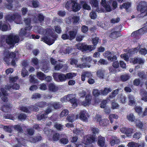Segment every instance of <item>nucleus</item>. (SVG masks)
Segmentation results:
<instances>
[{"label": "nucleus", "instance_id": "nucleus-12", "mask_svg": "<svg viewBox=\"0 0 147 147\" xmlns=\"http://www.w3.org/2000/svg\"><path fill=\"white\" fill-rule=\"evenodd\" d=\"M81 60L83 63L82 64H78L77 65V66L78 68H83L86 67V64L90 63L92 61V59L91 57H83Z\"/></svg>", "mask_w": 147, "mask_h": 147}, {"label": "nucleus", "instance_id": "nucleus-28", "mask_svg": "<svg viewBox=\"0 0 147 147\" xmlns=\"http://www.w3.org/2000/svg\"><path fill=\"white\" fill-rule=\"evenodd\" d=\"M140 94L142 97L141 99L145 102H147V92L144 90H140Z\"/></svg>", "mask_w": 147, "mask_h": 147}, {"label": "nucleus", "instance_id": "nucleus-6", "mask_svg": "<svg viewBox=\"0 0 147 147\" xmlns=\"http://www.w3.org/2000/svg\"><path fill=\"white\" fill-rule=\"evenodd\" d=\"M147 25L142 28L132 32L131 37H139L146 33L147 32Z\"/></svg>", "mask_w": 147, "mask_h": 147}, {"label": "nucleus", "instance_id": "nucleus-19", "mask_svg": "<svg viewBox=\"0 0 147 147\" xmlns=\"http://www.w3.org/2000/svg\"><path fill=\"white\" fill-rule=\"evenodd\" d=\"M12 107L10 104L4 105L0 108V109L5 112H7L11 111Z\"/></svg>", "mask_w": 147, "mask_h": 147}, {"label": "nucleus", "instance_id": "nucleus-45", "mask_svg": "<svg viewBox=\"0 0 147 147\" xmlns=\"http://www.w3.org/2000/svg\"><path fill=\"white\" fill-rule=\"evenodd\" d=\"M29 81L30 82L34 84H38V80L35 79L34 76L32 75L30 76Z\"/></svg>", "mask_w": 147, "mask_h": 147}, {"label": "nucleus", "instance_id": "nucleus-53", "mask_svg": "<svg viewBox=\"0 0 147 147\" xmlns=\"http://www.w3.org/2000/svg\"><path fill=\"white\" fill-rule=\"evenodd\" d=\"M89 73L87 72H85L81 75V79L82 81H84L85 80L86 77H89Z\"/></svg>", "mask_w": 147, "mask_h": 147}, {"label": "nucleus", "instance_id": "nucleus-17", "mask_svg": "<svg viewBox=\"0 0 147 147\" xmlns=\"http://www.w3.org/2000/svg\"><path fill=\"white\" fill-rule=\"evenodd\" d=\"M145 144L144 142H142L140 143L132 142L128 143L127 146L128 147H144Z\"/></svg>", "mask_w": 147, "mask_h": 147}, {"label": "nucleus", "instance_id": "nucleus-40", "mask_svg": "<svg viewBox=\"0 0 147 147\" xmlns=\"http://www.w3.org/2000/svg\"><path fill=\"white\" fill-rule=\"evenodd\" d=\"M54 127L58 131H61L63 129L64 126L61 124L56 123L55 124Z\"/></svg>", "mask_w": 147, "mask_h": 147}, {"label": "nucleus", "instance_id": "nucleus-43", "mask_svg": "<svg viewBox=\"0 0 147 147\" xmlns=\"http://www.w3.org/2000/svg\"><path fill=\"white\" fill-rule=\"evenodd\" d=\"M118 117V115L115 114H111L109 116V119L110 121V123H113L114 119H117Z\"/></svg>", "mask_w": 147, "mask_h": 147}, {"label": "nucleus", "instance_id": "nucleus-18", "mask_svg": "<svg viewBox=\"0 0 147 147\" xmlns=\"http://www.w3.org/2000/svg\"><path fill=\"white\" fill-rule=\"evenodd\" d=\"M105 138L101 136H99L98 137L97 144L100 147H103L105 144Z\"/></svg>", "mask_w": 147, "mask_h": 147}, {"label": "nucleus", "instance_id": "nucleus-7", "mask_svg": "<svg viewBox=\"0 0 147 147\" xmlns=\"http://www.w3.org/2000/svg\"><path fill=\"white\" fill-rule=\"evenodd\" d=\"M53 76L54 80L57 82H63L67 80L65 74L60 73H54Z\"/></svg>", "mask_w": 147, "mask_h": 147}, {"label": "nucleus", "instance_id": "nucleus-20", "mask_svg": "<svg viewBox=\"0 0 147 147\" xmlns=\"http://www.w3.org/2000/svg\"><path fill=\"white\" fill-rule=\"evenodd\" d=\"M131 2H127L123 3L121 5H120V9H122L123 8L125 9L127 12L129 11V8L131 6Z\"/></svg>", "mask_w": 147, "mask_h": 147}, {"label": "nucleus", "instance_id": "nucleus-3", "mask_svg": "<svg viewBox=\"0 0 147 147\" xmlns=\"http://www.w3.org/2000/svg\"><path fill=\"white\" fill-rule=\"evenodd\" d=\"M137 9L141 13L138 15L140 18H143L147 16V6L146 2L141 1L137 5Z\"/></svg>", "mask_w": 147, "mask_h": 147}, {"label": "nucleus", "instance_id": "nucleus-36", "mask_svg": "<svg viewBox=\"0 0 147 147\" xmlns=\"http://www.w3.org/2000/svg\"><path fill=\"white\" fill-rule=\"evenodd\" d=\"M112 90L110 88H105L103 90H101V94L103 95H107L109 93L111 92Z\"/></svg>", "mask_w": 147, "mask_h": 147}, {"label": "nucleus", "instance_id": "nucleus-31", "mask_svg": "<svg viewBox=\"0 0 147 147\" xmlns=\"http://www.w3.org/2000/svg\"><path fill=\"white\" fill-rule=\"evenodd\" d=\"M8 29V25L5 23H3L2 21H0V30L3 31H6Z\"/></svg>", "mask_w": 147, "mask_h": 147}, {"label": "nucleus", "instance_id": "nucleus-39", "mask_svg": "<svg viewBox=\"0 0 147 147\" xmlns=\"http://www.w3.org/2000/svg\"><path fill=\"white\" fill-rule=\"evenodd\" d=\"M49 88L50 91L53 92H56L58 90V88L52 83H51L49 85Z\"/></svg>", "mask_w": 147, "mask_h": 147}, {"label": "nucleus", "instance_id": "nucleus-44", "mask_svg": "<svg viewBox=\"0 0 147 147\" xmlns=\"http://www.w3.org/2000/svg\"><path fill=\"white\" fill-rule=\"evenodd\" d=\"M60 135L59 133H56L53 136L52 139L53 141L56 142L59 140Z\"/></svg>", "mask_w": 147, "mask_h": 147}, {"label": "nucleus", "instance_id": "nucleus-60", "mask_svg": "<svg viewBox=\"0 0 147 147\" xmlns=\"http://www.w3.org/2000/svg\"><path fill=\"white\" fill-rule=\"evenodd\" d=\"M59 142L60 143L65 145L68 143V140L66 138H63L60 139Z\"/></svg>", "mask_w": 147, "mask_h": 147}, {"label": "nucleus", "instance_id": "nucleus-15", "mask_svg": "<svg viewBox=\"0 0 147 147\" xmlns=\"http://www.w3.org/2000/svg\"><path fill=\"white\" fill-rule=\"evenodd\" d=\"M92 99V96L89 94L87 95L85 97V100L81 102L83 105L86 106L90 104Z\"/></svg>", "mask_w": 147, "mask_h": 147}, {"label": "nucleus", "instance_id": "nucleus-16", "mask_svg": "<svg viewBox=\"0 0 147 147\" xmlns=\"http://www.w3.org/2000/svg\"><path fill=\"white\" fill-rule=\"evenodd\" d=\"M89 115L88 113L85 111H82L80 113V118L84 121H87Z\"/></svg>", "mask_w": 147, "mask_h": 147}, {"label": "nucleus", "instance_id": "nucleus-10", "mask_svg": "<svg viewBox=\"0 0 147 147\" xmlns=\"http://www.w3.org/2000/svg\"><path fill=\"white\" fill-rule=\"evenodd\" d=\"M72 95L71 94H69L65 96L66 100L69 101L72 104V106L74 108L76 107L78 103V100L74 97L73 98Z\"/></svg>", "mask_w": 147, "mask_h": 147}, {"label": "nucleus", "instance_id": "nucleus-21", "mask_svg": "<svg viewBox=\"0 0 147 147\" xmlns=\"http://www.w3.org/2000/svg\"><path fill=\"white\" fill-rule=\"evenodd\" d=\"M131 62L134 64L137 63L143 64L144 63V60L140 57H135L131 59Z\"/></svg>", "mask_w": 147, "mask_h": 147}, {"label": "nucleus", "instance_id": "nucleus-62", "mask_svg": "<svg viewBox=\"0 0 147 147\" xmlns=\"http://www.w3.org/2000/svg\"><path fill=\"white\" fill-rule=\"evenodd\" d=\"M54 67L55 70L57 71L61 69L63 67V65L60 63H59L58 64H56Z\"/></svg>", "mask_w": 147, "mask_h": 147}, {"label": "nucleus", "instance_id": "nucleus-38", "mask_svg": "<svg viewBox=\"0 0 147 147\" xmlns=\"http://www.w3.org/2000/svg\"><path fill=\"white\" fill-rule=\"evenodd\" d=\"M118 90L119 89H118L114 90L108 98V100H111L112 99L114 98L117 94Z\"/></svg>", "mask_w": 147, "mask_h": 147}, {"label": "nucleus", "instance_id": "nucleus-25", "mask_svg": "<svg viewBox=\"0 0 147 147\" xmlns=\"http://www.w3.org/2000/svg\"><path fill=\"white\" fill-rule=\"evenodd\" d=\"M77 118L74 114H71L68 115L66 119L68 122L72 123Z\"/></svg>", "mask_w": 147, "mask_h": 147}, {"label": "nucleus", "instance_id": "nucleus-23", "mask_svg": "<svg viewBox=\"0 0 147 147\" xmlns=\"http://www.w3.org/2000/svg\"><path fill=\"white\" fill-rule=\"evenodd\" d=\"M49 103H47L46 102L43 101H39L35 104V105L40 108H42L46 106H49Z\"/></svg>", "mask_w": 147, "mask_h": 147}, {"label": "nucleus", "instance_id": "nucleus-55", "mask_svg": "<svg viewBox=\"0 0 147 147\" xmlns=\"http://www.w3.org/2000/svg\"><path fill=\"white\" fill-rule=\"evenodd\" d=\"M3 117L6 119L13 120L15 119L13 115L9 114H4L3 115Z\"/></svg>", "mask_w": 147, "mask_h": 147}, {"label": "nucleus", "instance_id": "nucleus-5", "mask_svg": "<svg viewBox=\"0 0 147 147\" xmlns=\"http://www.w3.org/2000/svg\"><path fill=\"white\" fill-rule=\"evenodd\" d=\"M5 18L6 21L11 22L15 21L17 22V24H19L21 19V16L18 13H16L11 15H7Z\"/></svg>", "mask_w": 147, "mask_h": 147}, {"label": "nucleus", "instance_id": "nucleus-35", "mask_svg": "<svg viewBox=\"0 0 147 147\" xmlns=\"http://www.w3.org/2000/svg\"><path fill=\"white\" fill-rule=\"evenodd\" d=\"M42 139V137L40 136H36L32 137L30 138L31 141L34 143L40 141Z\"/></svg>", "mask_w": 147, "mask_h": 147}, {"label": "nucleus", "instance_id": "nucleus-54", "mask_svg": "<svg viewBox=\"0 0 147 147\" xmlns=\"http://www.w3.org/2000/svg\"><path fill=\"white\" fill-rule=\"evenodd\" d=\"M37 19L40 23H42L44 21L45 17L42 14L39 13L37 16Z\"/></svg>", "mask_w": 147, "mask_h": 147}, {"label": "nucleus", "instance_id": "nucleus-13", "mask_svg": "<svg viewBox=\"0 0 147 147\" xmlns=\"http://www.w3.org/2000/svg\"><path fill=\"white\" fill-rule=\"evenodd\" d=\"M103 55L105 57H107L108 60L111 61H115L117 59L116 56L115 55H114L113 53H112L109 51H106L103 54Z\"/></svg>", "mask_w": 147, "mask_h": 147}, {"label": "nucleus", "instance_id": "nucleus-42", "mask_svg": "<svg viewBox=\"0 0 147 147\" xmlns=\"http://www.w3.org/2000/svg\"><path fill=\"white\" fill-rule=\"evenodd\" d=\"M27 116L25 114L21 113L19 114L17 116V118L20 121L25 120L26 119Z\"/></svg>", "mask_w": 147, "mask_h": 147}, {"label": "nucleus", "instance_id": "nucleus-57", "mask_svg": "<svg viewBox=\"0 0 147 147\" xmlns=\"http://www.w3.org/2000/svg\"><path fill=\"white\" fill-rule=\"evenodd\" d=\"M127 118L129 121H134L135 120V116L133 114H130L127 115Z\"/></svg>", "mask_w": 147, "mask_h": 147}, {"label": "nucleus", "instance_id": "nucleus-32", "mask_svg": "<svg viewBox=\"0 0 147 147\" xmlns=\"http://www.w3.org/2000/svg\"><path fill=\"white\" fill-rule=\"evenodd\" d=\"M99 39L98 37H94L92 38V43L93 45H91V47L93 50L95 49L96 46L99 42Z\"/></svg>", "mask_w": 147, "mask_h": 147}, {"label": "nucleus", "instance_id": "nucleus-33", "mask_svg": "<svg viewBox=\"0 0 147 147\" xmlns=\"http://www.w3.org/2000/svg\"><path fill=\"white\" fill-rule=\"evenodd\" d=\"M36 76L39 79L41 80H44L45 76H46V75L42 72L39 71L37 72Z\"/></svg>", "mask_w": 147, "mask_h": 147}, {"label": "nucleus", "instance_id": "nucleus-22", "mask_svg": "<svg viewBox=\"0 0 147 147\" xmlns=\"http://www.w3.org/2000/svg\"><path fill=\"white\" fill-rule=\"evenodd\" d=\"M109 120L107 119H104L100 120L99 123V124L100 126L106 127L109 125Z\"/></svg>", "mask_w": 147, "mask_h": 147}, {"label": "nucleus", "instance_id": "nucleus-26", "mask_svg": "<svg viewBox=\"0 0 147 147\" xmlns=\"http://www.w3.org/2000/svg\"><path fill=\"white\" fill-rule=\"evenodd\" d=\"M24 21L26 27V28H28V29L31 30L32 28V26H31V19L30 18H27L24 19Z\"/></svg>", "mask_w": 147, "mask_h": 147}, {"label": "nucleus", "instance_id": "nucleus-34", "mask_svg": "<svg viewBox=\"0 0 147 147\" xmlns=\"http://www.w3.org/2000/svg\"><path fill=\"white\" fill-rule=\"evenodd\" d=\"M82 50L83 51H91L93 50L92 49L91 45H85L84 43H82Z\"/></svg>", "mask_w": 147, "mask_h": 147}, {"label": "nucleus", "instance_id": "nucleus-2", "mask_svg": "<svg viewBox=\"0 0 147 147\" xmlns=\"http://www.w3.org/2000/svg\"><path fill=\"white\" fill-rule=\"evenodd\" d=\"M65 7L67 9L69 10L71 9L74 12L79 11L81 8L80 4L78 3L76 0H75L67 1Z\"/></svg>", "mask_w": 147, "mask_h": 147}, {"label": "nucleus", "instance_id": "nucleus-59", "mask_svg": "<svg viewBox=\"0 0 147 147\" xmlns=\"http://www.w3.org/2000/svg\"><path fill=\"white\" fill-rule=\"evenodd\" d=\"M19 109L22 111L26 113H29V109L28 107L22 106L20 107Z\"/></svg>", "mask_w": 147, "mask_h": 147}, {"label": "nucleus", "instance_id": "nucleus-58", "mask_svg": "<svg viewBox=\"0 0 147 147\" xmlns=\"http://www.w3.org/2000/svg\"><path fill=\"white\" fill-rule=\"evenodd\" d=\"M89 16L93 20L96 19L97 17L95 11H92L90 13Z\"/></svg>", "mask_w": 147, "mask_h": 147}, {"label": "nucleus", "instance_id": "nucleus-4", "mask_svg": "<svg viewBox=\"0 0 147 147\" xmlns=\"http://www.w3.org/2000/svg\"><path fill=\"white\" fill-rule=\"evenodd\" d=\"M38 30L39 33L42 34L44 35L43 37H58V36L54 35V30L51 28H47L43 29L41 26H37L36 27Z\"/></svg>", "mask_w": 147, "mask_h": 147}, {"label": "nucleus", "instance_id": "nucleus-24", "mask_svg": "<svg viewBox=\"0 0 147 147\" xmlns=\"http://www.w3.org/2000/svg\"><path fill=\"white\" fill-rule=\"evenodd\" d=\"M80 5L82 6L83 9L85 10H90L91 8L86 1H81L80 2Z\"/></svg>", "mask_w": 147, "mask_h": 147}, {"label": "nucleus", "instance_id": "nucleus-8", "mask_svg": "<svg viewBox=\"0 0 147 147\" xmlns=\"http://www.w3.org/2000/svg\"><path fill=\"white\" fill-rule=\"evenodd\" d=\"M20 40V37H7L5 42L11 48H13L15 44L19 42Z\"/></svg>", "mask_w": 147, "mask_h": 147}, {"label": "nucleus", "instance_id": "nucleus-14", "mask_svg": "<svg viewBox=\"0 0 147 147\" xmlns=\"http://www.w3.org/2000/svg\"><path fill=\"white\" fill-rule=\"evenodd\" d=\"M57 37H41V40L43 41L47 44L50 45L55 42Z\"/></svg>", "mask_w": 147, "mask_h": 147}, {"label": "nucleus", "instance_id": "nucleus-29", "mask_svg": "<svg viewBox=\"0 0 147 147\" xmlns=\"http://www.w3.org/2000/svg\"><path fill=\"white\" fill-rule=\"evenodd\" d=\"M68 19L69 20L70 23L71 22V20H72L73 24H76L79 22L80 18L79 16H73L71 19V18L69 17Z\"/></svg>", "mask_w": 147, "mask_h": 147}, {"label": "nucleus", "instance_id": "nucleus-61", "mask_svg": "<svg viewBox=\"0 0 147 147\" xmlns=\"http://www.w3.org/2000/svg\"><path fill=\"white\" fill-rule=\"evenodd\" d=\"M21 74L22 76L24 77H25L26 76L28 75V72L25 67H23L22 68Z\"/></svg>", "mask_w": 147, "mask_h": 147}, {"label": "nucleus", "instance_id": "nucleus-9", "mask_svg": "<svg viewBox=\"0 0 147 147\" xmlns=\"http://www.w3.org/2000/svg\"><path fill=\"white\" fill-rule=\"evenodd\" d=\"M28 28H22L20 30L19 32V35L20 37H40L38 35L35 36L34 35L32 34L31 36V33L30 32V29L27 30Z\"/></svg>", "mask_w": 147, "mask_h": 147}, {"label": "nucleus", "instance_id": "nucleus-51", "mask_svg": "<svg viewBox=\"0 0 147 147\" xmlns=\"http://www.w3.org/2000/svg\"><path fill=\"white\" fill-rule=\"evenodd\" d=\"M99 1V0H90V3L92 6L95 7H97L98 6V2Z\"/></svg>", "mask_w": 147, "mask_h": 147}, {"label": "nucleus", "instance_id": "nucleus-63", "mask_svg": "<svg viewBox=\"0 0 147 147\" xmlns=\"http://www.w3.org/2000/svg\"><path fill=\"white\" fill-rule=\"evenodd\" d=\"M31 62L33 64L37 65L38 64L39 61L36 57H33L32 59Z\"/></svg>", "mask_w": 147, "mask_h": 147}, {"label": "nucleus", "instance_id": "nucleus-30", "mask_svg": "<svg viewBox=\"0 0 147 147\" xmlns=\"http://www.w3.org/2000/svg\"><path fill=\"white\" fill-rule=\"evenodd\" d=\"M50 107H53L54 109H58L61 107V105L59 102H55L51 104L49 103Z\"/></svg>", "mask_w": 147, "mask_h": 147}, {"label": "nucleus", "instance_id": "nucleus-56", "mask_svg": "<svg viewBox=\"0 0 147 147\" xmlns=\"http://www.w3.org/2000/svg\"><path fill=\"white\" fill-rule=\"evenodd\" d=\"M138 51L137 48H135L129 50L128 51V53L129 54V56L131 55L136 53Z\"/></svg>", "mask_w": 147, "mask_h": 147}, {"label": "nucleus", "instance_id": "nucleus-41", "mask_svg": "<svg viewBox=\"0 0 147 147\" xmlns=\"http://www.w3.org/2000/svg\"><path fill=\"white\" fill-rule=\"evenodd\" d=\"M76 74L75 73L71 72L67 73L65 74L66 80L67 79H72L74 77L76 76Z\"/></svg>", "mask_w": 147, "mask_h": 147}, {"label": "nucleus", "instance_id": "nucleus-52", "mask_svg": "<svg viewBox=\"0 0 147 147\" xmlns=\"http://www.w3.org/2000/svg\"><path fill=\"white\" fill-rule=\"evenodd\" d=\"M119 142V140L115 138L111 140L110 141V144L111 146H114L115 144H117Z\"/></svg>", "mask_w": 147, "mask_h": 147}, {"label": "nucleus", "instance_id": "nucleus-64", "mask_svg": "<svg viewBox=\"0 0 147 147\" xmlns=\"http://www.w3.org/2000/svg\"><path fill=\"white\" fill-rule=\"evenodd\" d=\"M73 49L69 47H67L63 51L65 54H69L71 52Z\"/></svg>", "mask_w": 147, "mask_h": 147}, {"label": "nucleus", "instance_id": "nucleus-1", "mask_svg": "<svg viewBox=\"0 0 147 147\" xmlns=\"http://www.w3.org/2000/svg\"><path fill=\"white\" fill-rule=\"evenodd\" d=\"M91 130L92 135H90V137L86 136L84 140L86 147H93L92 143L96 141L97 138L96 135L98 134L99 131L98 129L95 127H92Z\"/></svg>", "mask_w": 147, "mask_h": 147}, {"label": "nucleus", "instance_id": "nucleus-37", "mask_svg": "<svg viewBox=\"0 0 147 147\" xmlns=\"http://www.w3.org/2000/svg\"><path fill=\"white\" fill-rule=\"evenodd\" d=\"M105 71L102 69H98L97 72V76L100 79H103L104 77Z\"/></svg>", "mask_w": 147, "mask_h": 147}, {"label": "nucleus", "instance_id": "nucleus-46", "mask_svg": "<svg viewBox=\"0 0 147 147\" xmlns=\"http://www.w3.org/2000/svg\"><path fill=\"white\" fill-rule=\"evenodd\" d=\"M13 127L15 129L18 131L19 132L23 133L24 131L22 127L20 125H15Z\"/></svg>", "mask_w": 147, "mask_h": 147}, {"label": "nucleus", "instance_id": "nucleus-50", "mask_svg": "<svg viewBox=\"0 0 147 147\" xmlns=\"http://www.w3.org/2000/svg\"><path fill=\"white\" fill-rule=\"evenodd\" d=\"M34 131L33 129L31 128H28L26 129V133L29 136L33 135L34 134Z\"/></svg>", "mask_w": 147, "mask_h": 147}, {"label": "nucleus", "instance_id": "nucleus-47", "mask_svg": "<svg viewBox=\"0 0 147 147\" xmlns=\"http://www.w3.org/2000/svg\"><path fill=\"white\" fill-rule=\"evenodd\" d=\"M130 77V76L129 75L125 74L122 75L121 77V78L122 81L125 82L129 79Z\"/></svg>", "mask_w": 147, "mask_h": 147}, {"label": "nucleus", "instance_id": "nucleus-49", "mask_svg": "<svg viewBox=\"0 0 147 147\" xmlns=\"http://www.w3.org/2000/svg\"><path fill=\"white\" fill-rule=\"evenodd\" d=\"M37 119L38 120H41L45 119L47 118L46 115L44 113L40 114H38L36 115Z\"/></svg>", "mask_w": 147, "mask_h": 147}, {"label": "nucleus", "instance_id": "nucleus-27", "mask_svg": "<svg viewBox=\"0 0 147 147\" xmlns=\"http://www.w3.org/2000/svg\"><path fill=\"white\" fill-rule=\"evenodd\" d=\"M78 28L77 26H76L75 28L73 29V30L68 32L69 37H76L77 34Z\"/></svg>", "mask_w": 147, "mask_h": 147}, {"label": "nucleus", "instance_id": "nucleus-48", "mask_svg": "<svg viewBox=\"0 0 147 147\" xmlns=\"http://www.w3.org/2000/svg\"><path fill=\"white\" fill-rule=\"evenodd\" d=\"M28 108L31 111L35 112H37L39 110L38 107L35 105H31L28 107Z\"/></svg>", "mask_w": 147, "mask_h": 147}, {"label": "nucleus", "instance_id": "nucleus-11", "mask_svg": "<svg viewBox=\"0 0 147 147\" xmlns=\"http://www.w3.org/2000/svg\"><path fill=\"white\" fill-rule=\"evenodd\" d=\"M5 55L3 60L8 64L9 63L11 59L14 58L16 57L15 53L13 52L6 51Z\"/></svg>", "mask_w": 147, "mask_h": 147}]
</instances>
